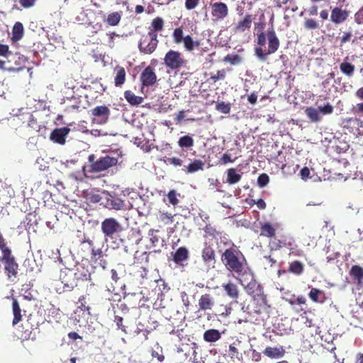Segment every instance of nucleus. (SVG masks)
Returning a JSON list of instances; mask_svg holds the SVG:
<instances>
[{"label":"nucleus","mask_w":363,"mask_h":363,"mask_svg":"<svg viewBox=\"0 0 363 363\" xmlns=\"http://www.w3.org/2000/svg\"><path fill=\"white\" fill-rule=\"evenodd\" d=\"M257 45L255 48L256 57L262 62L267 60L269 55L275 53L279 48L280 41L273 28L267 33L261 32L257 35Z\"/></svg>","instance_id":"1"},{"label":"nucleus","mask_w":363,"mask_h":363,"mask_svg":"<svg viewBox=\"0 0 363 363\" xmlns=\"http://www.w3.org/2000/svg\"><path fill=\"white\" fill-rule=\"evenodd\" d=\"M220 259L228 271L238 275L244 274L247 262L239 250L235 247L226 249L222 254Z\"/></svg>","instance_id":"2"},{"label":"nucleus","mask_w":363,"mask_h":363,"mask_svg":"<svg viewBox=\"0 0 363 363\" xmlns=\"http://www.w3.org/2000/svg\"><path fill=\"white\" fill-rule=\"evenodd\" d=\"M88 161L90 164L87 172L91 174H98L116 167L118 163V157L106 155L96 160V156L91 154L89 155Z\"/></svg>","instance_id":"3"},{"label":"nucleus","mask_w":363,"mask_h":363,"mask_svg":"<svg viewBox=\"0 0 363 363\" xmlns=\"http://www.w3.org/2000/svg\"><path fill=\"white\" fill-rule=\"evenodd\" d=\"M0 262L4 265L5 274L8 279L12 277L16 278L18 271V264L15 257L12 255V252H7L0 256Z\"/></svg>","instance_id":"4"},{"label":"nucleus","mask_w":363,"mask_h":363,"mask_svg":"<svg viewBox=\"0 0 363 363\" xmlns=\"http://www.w3.org/2000/svg\"><path fill=\"white\" fill-rule=\"evenodd\" d=\"M164 62L167 67L177 70L184 67L186 61L182 52L170 50L166 53Z\"/></svg>","instance_id":"5"},{"label":"nucleus","mask_w":363,"mask_h":363,"mask_svg":"<svg viewBox=\"0 0 363 363\" xmlns=\"http://www.w3.org/2000/svg\"><path fill=\"white\" fill-rule=\"evenodd\" d=\"M101 230L108 240L113 239L116 234L122 231L123 228L116 218H107L101 222Z\"/></svg>","instance_id":"6"},{"label":"nucleus","mask_w":363,"mask_h":363,"mask_svg":"<svg viewBox=\"0 0 363 363\" xmlns=\"http://www.w3.org/2000/svg\"><path fill=\"white\" fill-rule=\"evenodd\" d=\"M25 119L27 120L26 127L33 130H37L39 128L37 120L30 113L13 116L9 121L10 125L17 130L18 128L24 126Z\"/></svg>","instance_id":"7"},{"label":"nucleus","mask_w":363,"mask_h":363,"mask_svg":"<svg viewBox=\"0 0 363 363\" xmlns=\"http://www.w3.org/2000/svg\"><path fill=\"white\" fill-rule=\"evenodd\" d=\"M157 44V34L148 32L147 35H143L140 39L138 43V49L141 53L150 55L156 50Z\"/></svg>","instance_id":"8"},{"label":"nucleus","mask_w":363,"mask_h":363,"mask_svg":"<svg viewBox=\"0 0 363 363\" xmlns=\"http://www.w3.org/2000/svg\"><path fill=\"white\" fill-rule=\"evenodd\" d=\"M60 280L64 286V290L70 291L77 286V274L72 269H65L60 271Z\"/></svg>","instance_id":"9"},{"label":"nucleus","mask_w":363,"mask_h":363,"mask_svg":"<svg viewBox=\"0 0 363 363\" xmlns=\"http://www.w3.org/2000/svg\"><path fill=\"white\" fill-rule=\"evenodd\" d=\"M104 206L110 210L121 211L125 208V201L116 194H108Z\"/></svg>","instance_id":"10"},{"label":"nucleus","mask_w":363,"mask_h":363,"mask_svg":"<svg viewBox=\"0 0 363 363\" xmlns=\"http://www.w3.org/2000/svg\"><path fill=\"white\" fill-rule=\"evenodd\" d=\"M211 15L214 21L223 20L228 16L227 4L223 2L211 4Z\"/></svg>","instance_id":"11"},{"label":"nucleus","mask_w":363,"mask_h":363,"mask_svg":"<svg viewBox=\"0 0 363 363\" xmlns=\"http://www.w3.org/2000/svg\"><path fill=\"white\" fill-rule=\"evenodd\" d=\"M142 84L145 86L153 85L157 81V75L151 66H147L141 73L140 77Z\"/></svg>","instance_id":"12"},{"label":"nucleus","mask_w":363,"mask_h":363,"mask_svg":"<svg viewBox=\"0 0 363 363\" xmlns=\"http://www.w3.org/2000/svg\"><path fill=\"white\" fill-rule=\"evenodd\" d=\"M240 282L241 285L245 287L247 294L250 295L252 297L263 293L262 287L257 282L255 279H253L252 275L251 280L247 284H245V281L242 279H240Z\"/></svg>","instance_id":"13"},{"label":"nucleus","mask_w":363,"mask_h":363,"mask_svg":"<svg viewBox=\"0 0 363 363\" xmlns=\"http://www.w3.org/2000/svg\"><path fill=\"white\" fill-rule=\"evenodd\" d=\"M349 14V11L336 6L331 11L330 21L335 24H341L348 18Z\"/></svg>","instance_id":"14"},{"label":"nucleus","mask_w":363,"mask_h":363,"mask_svg":"<svg viewBox=\"0 0 363 363\" xmlns=\"http://www.w3.org/2000/svg\"><path fill=\"white\" fill-rule=\"evenodd\" d=\"M253 21L252 14H247L245 17L240 20L238 23L233 28V31L235 33H242L246 30H249L251 28Z\"/></svg>","instance_id":"15"},{"label":"nucleus","mask_w":363,"mask_h":363,"mask_svg":"<svg viewBox=\"0 0 363 363\" xmlns=\"http://www.w3.org/2000/svg\"><path fill=\"white\" fill-rule=\"evenodd\" d=\"M252 304L256 313L260 314L267 311L268 306L267 303V297L264 294V292L252 297Z\"/></svg>","instance_id":"16"},{"label":"nucleus","mask_w":363,"mask_h":363,"mask_svg":"<svg viewBox=\"0 0 363 363\" xmlns=\"http://www.w3.org/2000/svg\"><path fill=\"white\" fill-rule=\"evenodd\" d=\"M343 128L350 133L357 134L359 131V127L362 126V121L357 118H349L343 121Z\"/></svg>","instance_id":"17"},{"label":"nucleus","mask_w":363,"mask_h":363,"mask_svg":"<svg viewBox=\"0 0 363 363\" xmlns=\"http://www.w3.org/2000/svg\"><path fill=\"white\" fill-rule=\"evenodd\" d=\"M69 132V128L67 127L55 128L50 134V139L60 145L65 143V138Z\"/></svg>","instance_id":"18"},{"label":"nucleus","mask_w":363,"mask_h":363,"mask_svg":"<svg viewBox=\"0 0 363 363\" xmlns=\"http://www.w3.org/2000/svg\"><path fill=\"white\" fill-rule=\"evenodd\" d=\"M91 115L100 119V123H106L110 115L109 108L105 106H99L91 110Z\"/></svg>","instance_id":"19"},{"label":"nucleus","mask_w":363,"mask_h":363,"mask_svg":"<svg viewBox=\"0 0 363 363\" xmlns=\"http://www.w3.org/2000/svg\"><path fill=\"white\" fill-rule=\"evenodd\" d=\"M286 353L285 349L283 346L279 347H267L263 354L271 359H279L284 356Z\"/></svg>","instance_id":"20"},{"label":"nucleus","mask_w":363,"mask_h":363,"mask_svg":"<svg viewBox=\"0 0 363 363\" xmlns=\"http://www.w3.org/2000/svg\"><path fill=\"white\" fill-rule=\"evenodd\" d=\"M214 305V298L210 294L201 295L199 300V306L201 311L212 310Z\"/></svg>","instance_id":"21"},{"label":"nucleus","mask_w":363,"mask_h":363,"mask_svg":"<svg viewBox=\"0 0 363 363\" xmlns=\"http://www.w3.org/2000/svg\"><path fill=\"white\" fill-rule=\"evenodd\" d=\"M201 257L203 261L208 264H214L216 262V252L211 245H206L202 250Z\"/></svg>","instance_id":"22"},{"label":"nucleus","mask_w":363,"mask_h":363,"mask_svg":"<svg viewBox=\"0 0 363 363\" xmlns=\"http://www.w3.org/2000/svg\"><path fill=\"white\" fill-rule=\"evenodd\" d=\"M350 276L352 280L358 285H362L363 283V268L359 265H353L349 272Z\"/></svg>","instance_id":"23"},{"label":"nucleus","mask_w":363,"mask_h":363,"mask_svg":"<svg viewBox=\"0 0 363 363\" xmlns=\"http://www.w3.org/2000/svg\"><path fill=\"white\" fill-rule=\"evenodd\" d=\"M222 287L225 291L227 296L233 300H236L239 297V290L237 285L232 281L223 284Z\"/></svg>","instance_id":"24"},{"label":"nucleus","mask_w":363,"mask_h":363,"mask_svg":"<svg viewBox=\"0 0 363 363\" xmlns=\"http://www.w3.org/2000/svg\"><path fill=\"white\" fill-rule=\"evenodd\" d=\"M12 312L13 315L12 325H15L22 320L23 317L20 304L18 300L15 298H12Z\"/></svg>","instance_id":"25"},{"label":"nucleus","mask_w":363,"mask_h":363,"mask_svg":"<svg viewBox=\"0 0 363 363\" xmlns=\"http://www.w3.org/2000/svg\"><path fill=\"white\" fill-rule=\"evenodd\" d=\"M220 337L221 333L219 332L218 330L216 329L206 330L203 335V340L209 343L215 342L220 340Z\"/></svg>","instance_id":"26"},{"label":"nucleus","mask_w":363,"mask_h":363,"mask_svg":"<svg viewBox=\"0 0 363 363\" xmlns=\"http://www.w3.org/2000/svg\"><path fill=\"white\" fill-rule=\"evenodd\" d=\"M174 216L171 213L160 211L156 215V220L160 225H167L173 223Z\"/></svg>","instance_id":"27"},{"label":"nucleus","mask_w":363,"mask_h":363,"mask_svg":"<svg viewBox=\"0 0 363 363\" xmlns=\"http://www.w3.org/2000/svg\"><path fill=\"white\" fill-rule=\"evenodd\" d=\"M204 162L200 160H194L188 165L184 166L183 170L186 174H193L199 170H203Z\"/></svg>","instance_id":"28"},{"label":"nucleus","mask_w":363,"mask_h":363,"mask_svg":"<svg viewBox=\"0 0 363 363\" xmlns=\"http://www.w3.org/2000/svg\"><path fill=\"white\" fill-rule=\"evenodd\" d=\"M114 72H116V76L114 77V84L116 86H121L125 82V76L126 72L124 67L117 65Z\"/></svg>","instance_id":"29"},{"label":"nucleus","mask_w":363,"mask_h":363,"mask_svg":"<svg viewBox=\"0 0 363 363\" xmlns=\"http://www.w3.org/2000/svg\"><path fill=\"white\" fill-rule=\"evenodd\" d=\"M189 258V251L185 247H179L173 255V261L176 264H181Z\"/></svg>","instance_id":"30"},{"label":"nucleus","mask_w":363,"mask_h":363,"mask_svg":"<svg viewBox=\"0 0 363 363\" xmlns=\"http://www.w3.org/2000/svg\"><path fill=\"white\" fill-rule=\"evenodd\" d=\"M308 296L313 302L320 303H324L326 299L324 291L315 288L310 291Z\"/></svg>","instance_id":"31"},{"label":"nucleus","mask_w":363,"mask_h":363,"mask_svg":"<svg viewBox=\"0 0 363 363\" xmlns=\"http://www.w3.org/2000/svg\"><path fill=\"white\" fill-rule=\"evenodd\" d=\"M23 33L24 28L23 24L21 22H16L12 28V42L16 43L20 40L23 38Z\"/></svg>","instance_id":"32"},{"label":"nucleus","mask_w":363,"mask_h":363,"mask_svg":"<svg viewBox=\"0 0 363 363\" xmlns=\"http://www.w3.org/2000/svg\"><path fill=\"white\" fill-rule=\"evenodd\" d=\"M240 345V342H234L233 344L230 345L228 355L231 359L235 360H240L242 359V354L240 352L239 346Z\"/></svg>","instance_id":"33"},{"label":"nucleus","mask_w":363,"mask_h":363,"mask_svg":"<svg viewBox=\"0 0 363 363\" xmlns=\"http://www.w3.org/2000/svg\"><path fill=\"white\" fill-rule=\"evenodd\" d=\"M125 100L132 106H138L141 104L144 99L141 96H136L133 91L127 90L124 92Z\"/></svg>","instance_id":"34"},{"label":"nucleus","mask_w":363,"mask_h":363,"mask_svg":"<svg viewBox=\"0 0 363 363\" xmlns=\"http://www.w3.org/2000/svg\"><path fill=\"white\" fill-rule=\"evenodd\" d=\"M275 233L276 230L270 223L265 222L261 224L260 236L272 238L275 235Z\"/></svg>","instance_id":"35"},{"label":"nucleus","mask_w":363,"mask_h":363,"mask_svg":"<svg viewBox=\"0 0 363 363\" xmlns=\"http://www.w3.org/2000/svg\"><path fill=\"white\" fill-rule=\"evenodd\" d=\"M242 174H239L236 169L230 168L227 170V182L229 184H235L240 181Z\"/></svg>","instance_id":"36"},{"label":"nucleus","mask_w":363,"mask_h":363,"mask_svg":"<svg viewBox=\"0 0 363 363\" xmlns=\"http://www.w3.org/2000/svg\"><path fill=\"white\" fill-rule=\"evenodd\" d=\"M305 113L311 122L318 123L321 121L319 111L317 108L308 107L305 110Z\"/></svg>","instance_id":"37"},{"label":"nucleus","mask_w":363,"mask_h":363,"mask_svg":"<svg viewBox=\"0 0 363 363\" xmlns=\"http://www.w3.org/2000/svg\"><path fill=\"white\" fill-rule=\"evenodd\" d=\"M227 70L225 69L218 70L216 73H211L207 82L210 84H215L219 80H224L226 77Z\"/></svg>","instance_id":"38"},{"label":"nucleus","mask_w":363,"mask_h":363,"mask_svg":"<svg viewBox=\"0 0 363 363\" xmlns=\"http://www.w3.org/2000/svg\"><path fill=\"white\" fill-rule=\"evenodd\" d=\"M121 19V14L120 12L115 11L110 13L107 18L105 19V22L111 26H117Z\"/></svg>","instance_id":"39"},{"label":"nucleus","mask_w":363,"mask_h":363,"mask_svg":"<svg viewBox=\"0 0 363 363\" xmlns=\"http://www.w3.org/2000/svg\"><path fill=\"white\" fill-rule=\"evenodd\" d=\"M288 270L294 274L301 275L304 270L303 264L300 261H294L289 264Z\"/></svg>","instance_id":"40"},{"label":"nucleus","mask_w":363,"mask_h":363,"mask_svg":"<svg viewBox=\"0 0 363 363\" xmlns=\"http://www.w3.org/2000/svg\"><path fill=\"white\" fill-rule=\"evenodd\" d=\"M164 28V21L160 17H157L152 21L151 26L148 32L157 34V32L161 31Z\"/></svg>","instance_id":"41"},{"label":"nucleus","mask_w":363,"mask_h":363,"mask_svg":"<svg viewBox=\"0 0 363 363\" xmlns=\"http://www.w3.org/2000/svg\"><path fill=\"white\" fill-rule=\"evenodd\" d=\"M194 145L193 138L189 135L181 137L178 140V145L182 148H191Z\"/></svg>","instance_id":"42"},{"label":"nucleus","mask_w":363,"mask_h":363,"mask_svg":"<svg viewBox=\"0 0 363 363\" xmlns=\"http://www.w3.org/2000/svg\"><path fill=\"white\" fill-rule=\"evenodd\" d=\"M185 49L187 51H192L195 47L198 48L200 45L199 42L194 41L193 38L190 35H186L182 41Z\"/></svg>","instance_id":"43"},{"label":"nucleus","mask_w":363,"mask_h":363,"mask_svg":"<svg viewBox=\"0 0 363 363\" xmlns=\"http://www.w3.org/2000/svg\"><path fill=\"white\" fill-rule=\"evenodd\" d=\"M340 71L347 76L351 77L354 72V66L350 62H344L340 65Z\"/></svg>","instance_id":"44"},{"label":"nucleus","mask_w":363,"mask_h":363,"mask_svg":"<svg viewBox=\"0 0 363 363\" xmlns=\"http://www.w3.org/2000/svg\"><path fill=\"white\" fill-rule=\"evenodd\" d=\"M158 230L150 229L148 231V236L150 237V241L152 244V246L155 247L159 246L160 242V238L156 235L158 233Z\"/></svg>","instance_id":"45"},{"label":"nucleus","mask_w":363,"mask_h":363,"mask_svg":"<svg viewBox=\"0 0 363 363\" xmlns=\"http://www.w3.org/2000/svg\"><path fill=\"white\" fill-rule=\"evenodd\" d=\"M303 26L307 30H316L320 28L318 22L313 18H306L304 21Z\"/></svg>","instance_id":"46"},{"label":"nucleus","mask_w":363,"mask_h":363,"mask_svg":"<svg viewBox=\"0 0 363 363\" xmlns=\"http://www.w3.org/2000/svg\"><path fill=\"white\" fill-rule=\"evenodd\" d=\"M86 298H87L86 296H81L79 298L78 301H79V303L80 305L78 306V308L81 311H86V312H87L88 314H91V311H91V308L87 304Z\"/></svg>","instance_id":"47"},{"label":"nucleus","mask_w":363,"mask_h":363,"mask_svg":"<svg viewBox=\"0 0 363 363\" xmlns=\"http://www.w3.org/2000/svg\"><path fill=\"white\" fill-rule=\"evenodd\" d=\"M216 108L220 113L227 114L230 112L231 106L229 103L226 104L224 101H220L216 104Z\"/></svg>","instance_id":"48"},{"label":"nucleus","mask_w":363,"mask_h":363,"mask_svg":"<svg viewBox=\"0 0 363 363\" xmlns=\"http://www.w3.org/2000/svg\"><path fill=\"white\" fill-rule=\"evenodd\" d=\"M179 194H177V191L174 189L170 190L167 194V199L172 206H176L179 204V200L177 198V196Z\"/></svg>","instance_id":"49"},{"label":"nucleus","mask_w":363,"mask_h":363,"mask_svg":"<svg viewBox=\"0 0 363 363\" xmlns=\"http://www.w3.org/2000/svg\"><path fill=\"white\" fill-rule=\"evenodd\" d=\"M205 233L213 238H217L220 235V232L211 224H207L203 228Z\"/></svg>","instance_id":"50"},{"label":"nucleus","mask_w":363,"mask_h":363,"mask_svg":"<svg viewBox=\"0 0 363 363\" xmlns=\"http://www.w3.org/2000/svg\"><path fill=\"white\" fill-rule=\"evenodd\" d=\"M223 60L231 65H238L241 62L242 59L238 55H227Z\"/></svg>","instance_id":"51"},{"label":"nucleus","mask_w":363,"mask_h":363,"mask_svg":"<svg viewBox=\"0 0 363 363\" xmlns=\"http://www.w3.org/2000/svg\"><path fill=\"white\" fill-rule=\"evenodd\" d=\"M173 38L174 41L177 44L181 43L183 41L184 37L183 36V30L181 28L174 29L173 32Z\"/></svg>","instance_id":"52"},{"label":"nucleus","mask_w":363,"mask_h":363,"mask_svg":"<svg viewBox=\"0 0 363 363\" xmlns=\"http://www.w3.org/2000/svg\"><path fill=\"white\" fill-rule=\"evenodd\" d=\"M23 330H22V334L21 335V338H25V339H27V338H29L30 334H31V332H32V326H30L29 325V323H23L22 325H21Z\"/></svg>","instance_id":"53"},{"label":"nucleus","mask_w":363,"mask_h":363,"mask_svg":"<svg viewBox=\"0 0 363 363\" xmlns=\"http://www.w3.org/2000/svg\"><path fill=\"white\" fill-rule=\"evenodd\" d=\"M318 109L320 113H321L323 115H328L331 114L333 112L334 108L330 104L327 103L323 106H318Z\"/></svg>","instance_id":"54"},{"label":"nucleus","mask_w":363,"mask_h":363,"mask_svg":"<svg viewBox=\"0 0 363 363\" xmlns=\"http://www.w3.org/2000/svg\"><path fill=\"white\" fill-rule=\"evenodd\" d=\"M269 182V177L267 174H261L257 179V184L259 187H264L266 186L268 183Z\"/></svg>","instance_id":"55"},{"label":"nucleus","mask_w":363,"mask_h":363,"mask_svg":"<svg viewBox=\"0 0 363 363\" xmlns=\"http://www.w3.org/2000/svg\"><path fill=\"white\" fill-rule=\"evenodd\" d=\"M166 164H172L174 167H181L183 164V161L178 157H168L164 160Z\"/></svg>","instance_id":"56"},{"label":"nucleus","mask_w":363,"mask_h":363,"mask_svg":"<svg viewBox=\"0 0 363 363\" xmlns=\"http://www.w3.org/2000/svg\"><path fill=\"white\" fill-rule=\"evenodd\" d=\"M91 252V259L92 261L96 262L103 256V252L101 249L95 250L94 247L90 251Z\"/></svg>","instance_id":"57"},{"label":"nucleus","mask_w":363,"mask_h":363,"mask_svg":"<svg viewBox=\"0 0 363 363\" xmlns=\"http://www.w3.org/2000/svg\"><path fill=\"white\" fill-rule=\"evenodd\" d=\"M354 19L357 24H363V6L354 13Z\"/></svg>","instance_id":"58"},{"label":"nucleus","mask_w":363,"mask_h":363,"mask_svg":"<svg viewBox=\"0 0 363 363\" xmlns=\"http://www.w3.org/2000/svg\"><path fill=\"white\" fill-rule=\"evenodd\" d=\"M152 356L156 358L159 362H162L164 359V356L162 354V349L160 347H157V350L152 351Z\"/></svg>","instance_id":"59"},{"label":"nucleus","mask_w":363,"mask_h":363,"mask_svg":"<svg viewBox=\"0 0 363 363\" xmlns=\"http://www.w3.org/2000/svg\"><path fill=\"white\" fill-rule=\"evenodd\" d=\"M352 33L351 31L345 32L340 38V46L352 40Z\"/></svg>","instance_id":"60"},{"label":"nucleus","mask_w":363,"mask_h":363,"mask_svg":"<svg viewBox=\"0 0 363 363\" xmlns=\"http://www.w3.org/2000/svg\"><path fill=\"white\" fill-rule=\"evenodd\" d=\"M11 54L12 52L9 50V45L0 43V57H7Z\"/></svg>","instance_id":"61"},{"label":"nucleus","mask_w":363,"mask_h":363,"mask_svg":"<svg viewBox=\"0 0 363 363\" xmlns=\"http://www.w3.org/2000/svg\"><path fill=\"white\" fill-rule=\"evenodd\" d=\"M0 250L1 251V255L4 254V253H7V252L11 251V250L7 246L6 241L1 233H0Z\"/></svg>","instance_id":"62"},{"label":"nucleus","mask_w":363,"mask_h":363,"mask_svg":"<svg viewBox=\"0 0 363 363\" xmlns=\"http://www.w3.org/2000/svg\"><path fill=\"white\" fill-rule=\"evenodd\" d=\"M200 0H186L185 7L187 10H192L196 7Z\"/></svg>","instance_id":"63"},{"label":"nucleus","mask_w":363,"mask_h":363,"mask_svg":"<svg viewBox=\"0 0 363 363\" xmlns=\"http://www.w3.org/2000/svg\"><path fill=\"white\" fill-rule=\"evenodd\" d=\"M269 245L272 250H279L281 248L284 244L279 240H274L270 242Z\"/></svg>","instance_id":"64"}]
</instances>
